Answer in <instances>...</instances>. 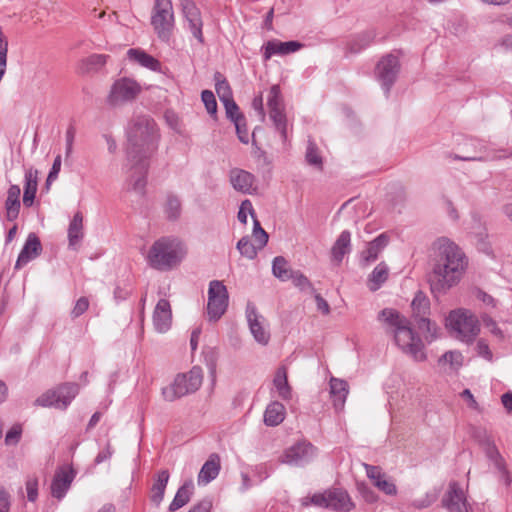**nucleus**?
Wrapping results in <instances>:
<instances>
[{"label":"nucleus","instance_id":"2f4dec72","mask_svg":"<svg viewBox=\"0 0 512 512\" xmlns=\"http://www.w3.org/2000/svg\"><path fill=\"white\" fill-rule=\"evenodd\" d=\"M84 237L83 214L78 211L74 214L68 227L69 246L76 249Z\"/></svg>","mask_w":512,"mask_h":512},{"label":"nucleus","instance_id":"f704fd0d","mask_svg":"<svg viewBox=\"0 0 512 512\" xmlns=\"http://www.w3.org/2000/svg\"><path fill=\"white\" fill-rule=\"evenodd\" d=\"M350 244V232L348 230L342 231L331 249L332 258L340 263L343 260L345 254L350 252Z\"/></svg>","mask_w":512,"mask_h":512},{"label":"nucleus","instance_id":"f257e3e1","mask_svg":"<svg viewBox=\"0 0 512 512\" xmlns=\"http://www.w3.org/2000/svg\"><path fill=\"white\" fill-rule=\"evenodd\" d=\"M126 134L127 160L133 170L127 189L142 195L146 186L148 160L158 149L159 129L150 116L137 115L129 122Z\"/></svg>","mask_w":512,"mask_h":512},{"label":"nucleus","instance_id":"a211bd4d","mask_svg":"<svg viewBox=\"0 0 512 512\" xmlns=\"http://www.w3.org/2000/svg\"><path fill=\"white\" fill-rule=\"evenodd\" d=\"M75 476L76 471L72 466L65 465L59 467L56 470L51 483L52 496L61 500L69 490Z\"/></svg>","mask_w":512,"mask_h":512},{"label":"nucleus","instance_id":"4be33fe9","mask_svg":"<svg viewBox=\"0 0 512 512\" xmlns=\"http://www.w3.org/2000/svg\"><path fill=\"white\" fill-rule=\"evenodd\" d=\"M390 237L387 233H381L374 240L367 244L366 249L360 253V264L362 266H368L372 262L376 261L379 254L388 245Z\"/></svg>","mask_w":512,"mask_h":512},{"label":"nucleus","instance_id":"680f3d73","mask_svg":"<svg viewBox=\"0 0 512 512\" xmlns=\"http://www.w3.org/2000/svg\"><path fill=\"white\" fill-rule=\"evenodd\" d=\"M76 136V128L74 125H69L66 130L65 138H66V156H70L73 151V144Z\"/></svg>","mask_w":512,"mask_h":512},{"label":"nucleus","instance_id":"a878e982","mask_svg":"<svg viewBox=\"0 0 512 512\" xmlns=\"http://www.w3.org/2000/svg\"><path fill=\"white\" fill-rule=\"evenodd\" d=\"M38 189V170L29 168L24 174L23 205L27 208L33 206Z\"/></svg>","mask_w":512,"mask_h":512},{"label":"nucleus","instance_id":"5fc2aeb1","mask_svg":"<svg viewBox=\"0 0 512 512\" xmlns=\"http://www.w3.org/2000/svg\"><path fill=\"white\" fill-rule=\"evenodd\" d=\"M26 491L28 500L36 501L38 497V479L36 477H29L26 480Z\"/></svg>","mask_w":512,"mask_h":512},{"label":"nucleus","instance_id":"39448f33","mask_svg":"<svg viewBox=\"0 0 512 512\" xmlns=\"http://www.w3.org/2000/svg\"><path fill=\"white\" fill-rule=\"evenodd\" d=\"M203 371L194 366L187 373L178 374L173 382L162 388L161 394L165 401L173 402L187 394L196 392L202 385Z\"/></svg>","mask_w":512,"mask_h":512},{"label":"nucleus","instance_id":"6e6d98bb","mask_svg":"<svg viewBox=\"0 0 512 512\" xmlns=\"http://www.w3.org/2000/svg\"><path fill=\"white\" fill-rule=\"evenodd\" d=\"M254 475L257 477L258 482L267 479L272 473V467L267 463L256 465L253 469Z\"/></svg>","mask_w":512,"mask_h":512},{"label":"nucleus","instance_id":"aec40b11","mask_svg":"<svg viewBox=\"0 0 512 512\" xmlns=\"http://www.w3.org/2000/svg\"><path fill=\"white\" fill-rule=\"evenodd\" d=\"M182 11L184 17L189 23V28L193 36L199 41V43L204 42L203 33H202V18L199 8L196 6L195 2L192 0H182Z\"/></svg>","mask_w":512,"mask_h":512},{"label":"nucleus","instance_id":"e2e57ef3","mask_svg":"<svg viewBox=\"0 0 512 512\" xmlns=\"http://www.w3.org/2000/svg\"><path fill=\"white\" fill-rule=\"evenodd\" d=\"M477 352L478 355L483 357L484 359L491 361L493 358V354L489 348L488 343L484 339H479L477 342Z\"/></svg>","mask_w":512,"mask_h":512},{"label":"nucleus","instance_id":"4c0bfd02","mask_svg":"<svg viewBox=\"0 0 512 512\" xmlns=\"http://www.w3.org/2000/svg\"><path fill=\"white\" fill-rule=\"evenodd\" d=\"M463 355L459 351H448L444 353L438 360L440 366L444 367L445 371H458L463 365Z\"/></svg>","mask_w":512,"mask_h":512},{"label":"nucleus","instance_id":"13d9d810","mask_svg":"<svg viewBox=\"0 0 512 512\" xmlns=\"http://www.w3.org/2000/svg\"><path fill=\"white\" fill-rule=\"evenodd\" d=\"M22 429L20 425L13 426L5 436V443L7 445L17 444L20 440Z\"/></svg>","mask_w":512,"mask_h":512},{"label":"nucleus","instance_id":"774afa93","mask_svg":"<svg viewBox=\"0 0 512 512\" xmlns=\"http://www.w3.org/2000/svg\"><path fill=\"white\" fill-rule=\"evenodd\" d=\"M113 454L112 447L109 443L106 444V446L97 454L95 458V463L100 464L108 459L111 458Z\"/></svg>","mask_w":512,"mask_h":512},{"label":"nucleus","instance_id":"9d476101","mask_svg":"<svg viewBox=\"0 0 512 512\" xmlns=\"http://www.w3.org/2000/svg\"><path fill=\"white\" fill-rule=\"evenodd\" d=\"M269 117L283 142L287 141V117L279 85H273L268 93Z\"/></svg>","mask_w":512,"mask_h":512},{"label":"nucleus","instance_id":"c756f323","mask_svg":"<svg viewBox=\"0 0 512 512\" xmlns=\"http://www.w3.org/2000/svg\"><path fill=\"white\" fill-rule=\"evenodd\" d=\"M127 56L130 61L138 63L142 67L152 71L160 70L161 63L153 56L146 53L144 50L138 48H131L127 51Z\"/></svg>","mask_w":512,"mask_h":512},{"label":"nucleus","instance_id":"cd10ccee","mask_svg":"<svg viewBox=\"0 0 512 512\" xmlns=\"http://www.w3.org/2000/svg\"><path fill=\"white\" fill-rule=\"evenodd\" d=\"M330 395L332 398L333 406L336 410H342L348 393V384L346 381L332 377L330 379Z\"/></svg>","mask_w":512,"mask_h":512},{"label":"nucleus","instance_id":"69168bd1","mask_svg":"<svg viewBox=\"0 0 512 512\" xmlns=\"http://www.w3.org/2000/svg\"><path fill=\"white\" fill-rule=\"evenodd\" d=\"M60 169H61V156L58 155L55 159H54V162H53V165H52V168L47 176V179H46V185H50V183L52 181H54L57 177H58V174L60 172Z\"/></svg>","mask_w":512,"mask_h":512},{"label":"nucleus","instance_id":"e433bc0d","mask_svg":"<svg viewBox=\"0 0 512 512\" xmlns=\"http://www.w3.org/2000/svg\"><path fill=\"white\" fill-rule=\"evenodd\" d=\"M389 275L388 266L381 262L371 272L368 278V285L371 291L378 290L381 285L387 280Z\"/></svg>","mask_w":512,"mask_h":512},{"label":"nucleus","instance_id":"7c9ffc66","mask_svg":"<svg viewBox=\"0 0 512 512\" xmlns=\"http://www.w3.org/2000/svg\"><path fill=\"white\" fill-rule=\"evenodd\" d=\"M170 478L169 471L167 469H163L159 471L154 479V483L151 487V501L159 506L164 498L165 489L167 487L168 481Z\"/></svg>","mask_w":512,"mask_h":512},{"label":"nucleus","instance_id":"3c124183","mask_svg":"<svg viewBox=\"0 0 512 512\" xmlns=\"http://www.w3.org/2000/svg\"><path fill=\"white\" fill-rule=\"evenodd\" d=\"M108 57V55L104 54H92L84 62L89 69H99L106 64Z\"/></svg>","mask_w":512,"mask_h":512},{"label":"nucleus","instance_id":"864d4df0","mask_svg":"<svg viewBox=\"0 0 512 512\" xmlns=\"http://www.w3.org/2000/svg\"><path fill=\"white\" fill-rule=\"evenodd\" d=\"M380 491L385 493L386 495L394 496L397 494V487L393 481L387 479V477H383L380 481H376V485Z\"/></svg>","mask_w":512,"mask_h":512},{"label":"nucleus","instance_id":"de8ad7c7","mask_svg":"<svg viewBox=\"0 0 512 512\" xmlns=\"http://www.w3.org/2000/svg\"><path fill=\"white\" fill-rule=\"evenodd\" d=\"M223 105L227 118L230 119L233 123L236 121L244 120L245 117L240 112V109L233 98L223 102Z\"/></svg>","mask_w":512,"mask_h":512},{"label":"nucleus","instance_id":"1a4fd4ad","mask_svg":"<svg viewBox=\"0 0 512 512\" xmlns=\"http://www.w3.org/2000/svg\"><path fill=\"white\" fill-rule=\"evenodd\" d=\"M79 393V385L76 383H63L54 389L40 395L34 405L41 407H55L65 410Z\"/></svg>","mask_w":512,"mask_h":512},{"label":"nucleus","instance_id":"0eeeda50","mask_svg":"<svg viewBox=\"0 0 512 512\" xmlns=\"http://www.w3.org/2000/svg\"><path fill=\"white\" fill-rule=\"evenodd\" d=\"M151 25L157 37L169 43L175 29V15L171 0H155L151 12Z\"/></svg>","mask_w":512,"mask_h":512},{"label":"nucleus","instance_id":"473e14b6","mask_svg":"<svg viewBox=\"0 0 512 512\" xmlns=\"http://www.w3.org/2000/svg\"><path fill=\"white\" fill-rule=\"evenodd\" d=\"M286 416L284 405L278 401L269 403L264 412V423L267 426H277L281 424Z\"/></svg>","mask_w":512,"mask_h":512},{"label":"nucleus","instance_id":"603ef678","mask_svg":"<svg viewBox=\"0 0 512 512\" xmlns=\"http://www.w3.org/2000/svg\"><path fill=\"white\" fill-rule=\"evenodd\" d=\"M250 214L251 217H254L255 211L253 209V205L250 200L246 199L242 201L240 205V209L238 211L237 218L238 220L246 225L247 224V215Z\"/></svg>","mask_w":512,"mask_h":512},{"label":"nucleus","instance_id":"ddd939ff","mask_svg":"<svg viewBox=\"0 0 512 512\" xmlns=\"http://www.w3.org/2000/svg\"><path fill=\"white\" fill-rule=\"evenodd\" d=\"M476 437L480 445L484 448L487 458L497 469L500 481L503 482L505 486H510L512 483V477L506 467V462L497 449L493 439L487 434L486 431H479Z\"/></svg>","mask_w":512,"mask_h":512},{"label":"nucleus","instance_id":"37998d69","mask_svg":"<svg viewBox=\"0 0 512 512\" xmlns=\"http://www.w3.org/2000/svg\"><path fill=\"white\" fill-rule=\"evenodd\" d=\"M305 159L309 165L314 166L319 170H322V168H323L322 156L320 155L317 145L311 140L308 141V145H307V149H306V153H305Z\"/></svg>","mask_w":512,"mask_h":512},{"label":"nucleus","instance_id":"5701e85b","mask_svg":"<svg viewBox=\"0 0 512 512\" xmlns=\"http://www.w3.org/2000/svg\"><path fill=\"white\" fill-rule=\"evenodd\" d=\"M172 312L170 303L166 299H160L153 312V325L159 333L167 332L171 327Z\"/></svg>","mask_w":512,"mask_h":512},{"label":"nucleus","instance_id":"393cba45","mask_svg":"<svg viewBox=\"0 0 512 512\" xmlns=\"http://www.w3.org/2000/svg\"><path fill=\"white\" fill-rule=\"evenodd\" d=\"M229 180L232 187L243 194H251L254 190L255 177L250 172L233 168L229 173Z\"/></svg>","mask_w":512,"mask_h":512},{"label":"nucleus","instance_id":"72a5a7b5","mask_svg":"<svg viewBox=\"0 0 512 512\" xmlns=\"http://www.w3.org/2000/svg\"><path fill=\"white\" fill-rule=\"evenodd\" d=\"M194 484L192 480L185 481L177 490L174 499L169 505V511L174 512L186 505L193 494Z\"/></svg>","mask_w":512,"mask_h":512},{"label":"nucleus","instance_id":"6ab92c4d","mask_svg":"<svg viewBox=\"0 0 512 512\" xmlns=\"http://www.w3.org/2000/svg\"><path fill=\"white\" fill-rule=\"evenodd\" d=\"M442 506L449 512H461L470 504L467 502V497L461 488L460 484L456 481L449 483L448 490L442 498Z\"/></svg>","mask_w":512,"mask_h":512},{"label":"nucleus","instance_id":"6e6552de","mask_svg":"<svg viewBox=\"0 0 512 512\" xmlns=\"http://www.w3.org/2000/svg\"><path fill=\"white\" fill-rule=\"evenodd\" d=\"M310 503L337 512H350L355 508V503L352 501L349 493L342 488H331L323 493H316L302 501L303 506H308Z\"/></svg>","mask_w":512,"mask_h":512},{"label":"nucleus","instance_id":"79ce46f5","mask_svg":"<svg viewBox=\"0 0 512 512\" xmlns=\"http://www.w3.org/2000/svg\"><path fill=\"white\" fill-rule=\"evenodd\" d=\"M216 93L221 100L225 102L233 98L231 87L228 81L223 77L220 72H216L214 75Z\"/></svg>","mask_w":512,"mask_h":512},{"label":"nucleus","instance_id":"0e129e2a","mask_svg":"<svg viewBox=\"0 0 512 512\" xmlns=\"http://www.w3.org/2000/svg\"><path fill=\"white\" fill-rule=\"evenodd\" d=\"M10 506H11L10 494L2 486V487H0V512H9Z\"/></svg>","mask_w":512,"mask_h":512},{"label":"nucleus","instance_id":"bb28decb","mask_svg":"<svg viewBox=\"0 0 512 512\" xmlns=\"http://www.w3.org/2000/svg\"><path fill=\"white\" fill-rule=\"evenodd\" d=\"M20 194L21 189L19 185L13 184L8 188L5 200L6 219L8 221H14L19 216L21 208Z\"/></svg>","mask_w":512,"mask_h":512},{"label":"nucleus","instance_id":"f8f14e48","mask_svg":"<svg viewBox=\"0 0 512 512\" xmlns=\"http://www.w3.org/2000/svg\"><path fill=\"white\" fill-rule=\"evenodd\" d=\"M141 92V86L134 79L123 77L116 80L107 96L110 106H119L133 101Z\"/></svg>","mask_w":512,"mask_h":512},{"label":"nucleus","instance_id":"412c9836","mask_svg":"<svg viewBox=\"0 0 512 512\" xmlns=\"http://www.w3.org/2000/svg\"><path fill=\"white\" fill-rule=\"evenodd\" d=\"M42 252V245L40 239L35 233H30L25 241V244L20 251L15 263V269L20 270L26 266L30 261L37 258Z\"/></svg>","mask_w":512,"mask_h":512},{"label":"nucleus","instance_id":"f3484780","mask_svg":"<svg viewBox=\"0 0 512 512\" xmlns=\"http://www.w3.org/2000/svg\"><path fill=\"white\" fill-rule=\"evenodd\" d=\"M411 306L415 316L419 317V328H425L428 333V335H425V338L429 341H432L433 339L436 338L437 327L428 318L423 317L426 314L427 310L429 309L428 298L421 291H419L413 298Z\"/></svg>","mask_w":512,"mask_h":512},{"label":"nucleus","instance_id":"c85d7f7f","mask_svg":"<svg viewBox=\"0 0 512 512\" xmlns=\"http://www.w3.org/2000/svg\"><path fill=\"white\" fill-rule=\"evenodd\" d=\"M220 458L217 454L210 455L209 459L203 464L198 474V484L206 485L214 480L220 472Z\"/></svg>","mask_w":512,"mask_h":512},{"label":"nucleus","instance_id":"7ed1b4c3","mask_svg":"<svg viewBox=\"0 0 512 512\" xmlns=\"http://www.w3.org/2000/svg\"><path fill=\"white\" fill-rule=\"evenodd\" d=\"M385 325L388 334H392L395 344L407 355L416 361L426 358L424 345L409 325V321L398 311L390 308L383 309L378 316Z\"/></svg>","mask_w":512,"mask_h":512},{"label":"nucleus","instance_id":"49530a36","mask_svg":"<svg viewBox=\"0 0 512 512\" xmlns=\"http://www.w3.org/2000/svg\"><path fill=\"white\" fill-rule=\"evenodd\" d=\"M290 280H292L294 286L299 288L301 291H315L309 279L299 270L292 271V276L290 277Z\"/></svg>","mask_w":512,"mask_h":512},{"label":"nucleus","instance_id":"dca6fc26","mask_svg":"<svg viewBox=\"0 0 512 512\" xmlns=\"http://www.w3.org/2000/svg\"><path fill=\"white\" fill-rule=\"evenodd\" d=\"M316 455V448L309 442H299L286 449L280 462L288 465L303 466Z\"/></svg>","mask_w":512,"mask_h":512},{"label":"nucleus","instance_id":"b1692460","mask_svg":"<svg viewBox=\"0 0 512 512\" xmlns=\"http://www.w3.org/2000/svg\"><path fill=\"white\" fill-rule=\"evenodd\" d=\"M303 47V44L298 41L282 42L279 40L268 41L263 49V56L265 60H269L273 55H288L297 52Z\"/></svg>","mask_w":512,"mask_h":512},{"label":"nucleus","instance_id":"09e8293b","mask_svg":"<svg viewBox=\"0 0 512 512\" xmlns=\"http://www.w3.org/2000/svg\"><path fill=\"white\" fill-rule=\"evenodd\" d=\"M201 99L205 105L207 112L211 116H216L217 115V102H216V98H215L213 92L210 90H203L201 93Z\"/></svg>","mask_w":512,"mask_h":512},{"label":"nucleus","instance_id":"8fccbe9b","mask_svg":"<svg viewBox=\"0 0 512 512\" xmlns=\"http://www.w3.org/2000/svg\"><path fill=\"white\" fill-rule=\"evenodd\" d=\"M357 490L366 503L373 504L379 499L378 495L365 483H358Z\"/></svg>","mask_w":512,"mask_h":512},{"label":"nucleus","instance_id":"20e7f679","mask_svg":"<svg viewBox=\"0 0 512 512\" xmlns=\"http://www.w3.org/2000/svg\"><path fill=\"white\" fill-rule=\"evenodd\" d=\"M187 254L185 245L175 237H161L150 247L146 260L150 267L169 271L179 265Z\"/></svg>","mask_w":512,"mask_h":512},{"label":"nucleus","instance_id":"4d7b16f0","mask_svg":"<svg viewBox=\"0 0 512 512\" xmlns=\"http://www.w3.org/2000/svg\"><path fill=\"white\" fill-rule=\"evenodd\" d=\"M234 125L236 128V132H237L239 140L242 143L247 144L249 142V135H248V128L246 125V119L244 118V120H242V121H236V122H234Z\"/></svg>","mask_w":512,"mask_h":512},{"label":"nucleus","instance_id":"052dcab7","mask_svg":"<svg viewBox=\"0 0 512 512\" xmlns=\"http://www.w3.org/2000/svg\"><path fill=\"white\" fill-rule=\"evenodd\" d=\"M364 467L367 477L372 480L374 485H376V481H380L383 477H385V474L381 472V469L378 466L365 464Z\"/></svg>","mask_w":512,"mask_h":512},{"label":"nucleus","instance_id":"c03bdc74","mask_svg":"<svg viewBox=\"0 0 512 512\" xmlns=\"http://www.w3.org/2000/svg\"><path fill=\"white\" fill-rule=\"evenodd\" d=\"M165 213L171 220H176L181 214V202L178 197L169 195L165 204Z\"/></svg>","mask_w":512,"mask_h":512},{"label":"nucleus","instance_id":"c9c22d12","mask_svg":"<svg viewBox=\"0 0 512 512\" xmlns=\"http://www.w3.org/2000/svg\"><path fill=\"white\" fill-rule=\"evenodd\" d=\"M273 384L279 397L283 400H290L292 398V389L288 383L287 370L285 367L278 368L273 379Z\"/></svg>","mask_w":512,"mask_h":512},{"label":"nucleus","instance_id":"ea45409f","mask_svg":"<svg viewBox=\"0 0 512 512\" xmlns=\"http://www.w3.org/2000/svg\"><path fill=\"white\" fill-rule=\"evenodd\" d=\"M292 271L293 270L290 268L288 261L284 257L277 256L274 258L272 264V273L280 281L285 282L290 280Z\"/></svg>","mask_w":512,"mask_h":512},{"label":"nucleus","instance_id":"f03ea898","mask_svg":"<svg viewBox=\"0 0 512 512\" xmlns=\"http://www.w3.org/2000/svg\"><path fill=\"white\" fill-rule=\"evenodd\" d=\"M432 250L430 288L434 294H445L461 282L468 269L469 260L464 251L446 237L434 241Z\"/></svg>","mask_w":512,"mask_h":512},{"label":"nucleus","instance_id":"a19ab883","mask_svg":"<svg viewBox=\"0 0 512 512\" xmlns=\"http://www.w3.org/2000/svg\"><path fill=\"white\" fill-rule=\"evenodd\" d=\"M482 323L486 329L494 336L498 341L503 342L509 338L507 330L502 329L497 322L488 314L481 316Z\"/></svg>","mask_w":512,"mask_h":512},{"label":"nucleus","instance_id":"4468645a","mask_svg":"<svg viewBox=\"0 0 512 512\" xmlns=\"http://www.w3.org/2000/svg\"><path fill=\"white\" fill-rule=\"evenodd\" d=\"M400 71V62L397 56L387 54L376 66V76L380 81L382 88L388 95L391 87L395 83Z\"/></svg>","mask_w":512,"mask_h":512},{"label":"nucleus","instance_id":"338daca9","mask_svg":"<svg viewBox=\"0 0 512 512\" xmlns=\"http://www.w3.org/2000/svg\"><path fill=\"white\" fill-rule=\"evenodd\" d=\"M212 501L209 499H203L194 506L191 507L189 512H211Z\"/></svg>","mask_w":512,"mask_h":512},{"label":"nucleus","instance_id":"a18cd8bd","mask_svg":"<svg viewBox=\"0 0 512 512\" xmlns=\"http://www.w3.org/2000/svg\"><path fill=\"white\" fill-rule=\"evenodd\" d=\"M237 249L240 254L248 259H254L257 255L258 246L256 247L248 236L242 237L237 243Z\"/></svg>","mask_w":512,"mask_h":512},{"label":"nucleus","instance_id":"2eb2a0df","mask_svg":"<svg viewBox=\"0 0 512 512\" xmlns=\"http://www.w3.org/2000/svg\"><path fill=\"white\" fill-rule=\"evenodd\" d=\"M246 318L253 338L260 345L266 346L270 341V332L265 317L258 313L257 308L251 302L246 306Z\"/></svg>","mask_w":512,"mask_h":512},{"label":"nucleus","instance_id":"58836bf2","mask_svg":"<svg viewBox=\"0 0 512 512\" xmlns=\"http://www.w3.org/2000/svg\"><path fill=\"white\" fill-rule=\"evenodd\" d=\"M375 40V33L374 31H365L356 37H354L349 43H348V49L352 53H359L363 49L370 46Z\"/></svg>","mask_w":512,"mask_h":512},{"label":"nucleus","instance_id":"bf43d9fd","mask_svg":"<svg viewBox=\"0 0 512 512\" xmlns=\"http://www.w3.org/2000/svg\"><path fill=\"white\" fill-rule=\"evenodd\" d=\"M89 307V300L88 298L86 297H80L76 303H75V306L74 308L72 309V316L74 318H77L79 316H81L83 313H85L87 311Z\"/></svg>","mask_w":512,"mask_h":512},{"label":"nucleus","instance_id":"423d86ee","mask_svg":"<svg viewBox=\"0 0 512 512\" xmlns=\"http://www.w3.org/2000/svg\"><path fill=\"white\" fill-rule=\"evenodd\" d=\"M447 326L456 339L467 344L472 343L480 332L478 318L465 309L450 312L447 317Z\"/></svg>","mask_w":512,"mask_h":512},{"label":"nucleus","instance_id":"9b49d317","mask_svg":"<svg viewBox=\"0 0 512 512\" xmlns=\"http://www.w3.org/2000/svg\"><path fill=\"white\" fill-rule=\"evenodd\" d=\"M229 295L222 281L212 280L208 288L207 315L210 321L219 320L226 312Z\"/></svg>","mask_w":512,"mask_h":512}]
</instances>
